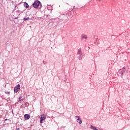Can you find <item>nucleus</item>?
Instances as JSON below:
<instances>
[{"label": "nucleus", "instance_id": "nucleus-1", "mask_svg": "<svg viewBox=\"0 0 130 130\" xmlns=\"http://www.w3.org/2000/svg\"><path fill=\"white\" fill-rule=\"evenodd\" d=\"M33 7L36 8V9H37V8H39V7H40V2L38 1H35L33 4Z\"/></svg>", "mask_w": 130, "mask_h": 130}, {"label": "nucleus", "instance_id": "nucleus-2", "mask_svg": "<svg viewBox=\"0 0 130 130\" xmlns=\"http://www.w3.org/2000/svg\"><path fill=\"white\" fill-rule=\"evenodd\" d=\"M45 119H46V115L45 114H43L41 116L40 120V122L41 123H42L43 121H45Z\"/></svg>", "mask_w": 130, "mask_h": 130}, {"label": "nucleus", "instance_id": "nucleus-3", "mask_svg": "<svg viewBox=\"0 0 130 130\" xmlns=\"http://www.w3.org/2000/svg\"><path fill=\"white\" fill-rule=\"evenodd\" d=\"M20 90V84H18L14 87L15 93H18V91Z\"/></svg>", "mask_w": 130, "mask_h": 130}, {"label": "nucleus", "instance_id": "nucleus-4", "mask_svg": "<svg viewBox=\"0 0 130 130\" xmlns=\"http://www.w3.org/2000/svg\"><path fill=\"white\" fill-rule=\"evenodd\" d=\"M24 118L25 119H29L30 118V115L29 114H25L24 115Z\"/></svg>", "mask_w": 130, "mask_h": 130}, {"label": "nucleus", "instance_id": "nucleus-5", "mask_svg": "<svg viewBox=\"0 0 130 130\" xmlns=\"http://www.w3.org/2000/svg\"><path fill=\"white\" fill-rule=\"evenodd\" d=\"M87 39V38H88V37H87L86 35H82L81 36V39Z\"/></svg>", "mask_w": 130, "mask_h": 130}, {"label": "nucleus", "instance_id": "nucleus-6", "mask_svg": "<svg viewBox=\"0 0 130 130\" xmlns=\"http://www.w3.org/2000/svg\"><path fill=\"white\" fill-rule=\"evenodd\" d=\"M24 6L25 8H29V5H28V3H24Z\"/></svg>", "mask_w": 130, "mask_h": 130}, {"label": "nucleus", "instance_id": "nucleus-7", "mask_svg": "<svg viewBox=\"0 0 130 130\" xmlns=\"http://www.w3.org/2000/svg\"><path fill=\"white\" fill-rule=\"evenodd\" d=\"M77 54H79L80 56H81V55L82 54V51H81V50L79 49L78 51Z\"/></svg>", "mask_w": 130, "mask_h": 130}, {"label": "nucleus", "instance_id": "nucleus-8", "mask_svg": "<svg viewBox=\"0 0 130 130\" xmlns=\"http://www.w3.org/2000/svg\"><path fill=\"white\" fill-rule=\"evenodd\" d=\"M19 101H23L24 100V98H23V96H20L19 99Z\"/></svg>", "mask_w": 130, "mask_h": 130}, {"label": "nucleus", "instance_id": "nucleus-9", "mask_svg": "<svg viewBox=\"0 0 130 130\" xmlns=\"http://www.w3.org/2000/svg\"><path fill=\"white\" fill-rule=\"evenodd\" d=\"M90 128H91L92 129H93V130H95L96 129V127L91 125L90 126Z\"/></svg>", "mask_w": 130, "mask_h": 130}, {"label": "nucleus", "instance_id": "nucleus-10", "mask_svg": "<svg viewBox=\"0 0 130 130\" xmlns=\"http://www.w3.org/2000/svg\"><path fill=\"white\" fill-rule=\"evenodd\" d=\"M75 118L76 119H77V120H80V117L78 116H75Z\"/></svg>", "mask_w": 130, "mask_h": 130}, {"label": "nucleus", "instance_id": "nucleus-11", "mask_svg": "<svg viewBox=\"0 0 130 130\" xmlns=\"http://www.w3.org/2000/svg\"><path fill=\"white\" fill-rule=\"evenodd\" d=\"M27 20H29V17H27L26 18H24L23 21H27Z\"/></svg>", "mask_w": 130, "mask_h": 130}, {"label": "nucleus", "instance_id": "nucleus-12", "mask_svg": "<svg viewBox=\"0 0 130 130\" xmlns=\"http://www.w3.org/2000/svg\"><path fill=\"white\" fill-rule=\"evenodd\" d=\"M81 123H82V120H81V119H80V120H79V124H81Z\"/></svg>", "mask_w": 130, "mask_h": 130}, {"label": "nucleus", "instance_id": "nucleus-13", "mask_svg": "<svg viewBox=\"0 0 130 130\" xmlns=\"http://www.w3.org/2000/svg\"><path fill=\"white\" fill-rule=\"evenodd\" d=\"M5 93L6 94H10L11 92H10V91H6Z\"/></svg>", "mask_w": 130, "mask_h": 130}, {"label": "nucleus", "instance_id": "nucleus-14", "mask_svg": "<svg viewBox=\"0 0 130 130\" xmlns=\"http://www.w3.org/2000/svg\"><path fill=\"white\" fill-rule=\"evenodd\" d=\"M122 71H124V70H125V68L124 67V68H122Z\"/></svg>", "mask_w": 130, "mask_h": 130}, {"label": "nucleus", "instance_id": "nucleus-15", "mask_svg": "<svg viewBox=\"0 0 130 130\" xmlns=\"http://www.w3.org/2000/svg\"><path fill=\"white\" fill-rule=\"evenodd\" d=\"M119 73H121V70H120Z\"/></svg>", "mask_w": 130, "mask_h": 130}, {"label": "nucleus", "instance_id": "nucleus-16", "mask_svg": "<svg viewBox=\"0 0 130 130\" xmlns=\"http://www.w3.org/2000/svg\"><path fill=\"white\" fill-rule=\"evenodd\" d=\"M121 75H123V73L122 72V73H121Z\"/></svg>", "mask_w": 130, "mask_h": 130}, {"label": "nucleus", "instance_id": "nucleus-17", "mask_svg": "<svg viewBox=\"0 0 130 130\" xmlns=\"http://www.w3.org/2000/svg\"><path fill=\"white\" fill-rule=\"evenodd\" d=\"M41 8V7H39V9H40Z\"/></svg>", "mask_w": 130, "mask_h": 130}, {"label": "nucleus", "instance_id": "nucleus-18", "mask_svg": "<svg viewBox=\"0 0 130 130\" xmlns=\"http://www.w3.org/2000/svg\"><path fill=\"white\" fill-rule=\"evenodd\" d=\"M95 130H98V129H95Z\"/></svg>", "mask_w": 130, "mask_h": 130}]
</instances>
